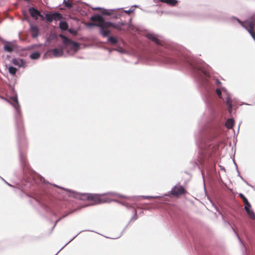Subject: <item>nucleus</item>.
Here are the masks:
<instances>
[{
    "label": "nucleus",
    "mask_w": 255,
    "mask_h": 255,
    "mask_svg": "<svg viewBox=\"0 0 255 255\" xmlns=\"http://www.w3.org/2000/svg\"><path fill=\"white\" fill-rule=\"evenodd\" d=\"M234 122L232 119L227 120L226 122V127L228 128H232L234 126Z\"/></svg>",
    "instance_id": "nucleus-17"
},
{
    "label": "nucleus",
    "mask_w": 255,
    "mask_h": 255,
    "mask_svg": "<svg viewBox=\"0 0 255 255\" xmlns=\"http://www.w3.org/2000/svg\"><path fill=\"white\" fill-rule=\"evenodd\" d=\"M93 9H100V8L99 7H95V8H93Z\"/></svg>",
    "instance_id": "nucleus-34"
},
{
    "label": "nucleus",
    "mask_w": 255,
    "mask_h": 255,
    "mask_svg": "<svg viewBox=\"0 0 255 255\" xmlns=\"http://www.w3.org/2000/svg\"><path fill=\"white\" fill-rule=\"evenodd\" d=\"M60 36L62 38L63 45L67 55H72L79 50V45L78 44L62 35H61Z\"/></svg>",
    "instance_id": "nucleus-3"
},
{
    "label": "nucleus",
    "mask_w": 255,
    "mask_h": 255,
    "mask_svg": "<svg viewBox=\"0 0 255 255\" xmlns=\"http://www.w3.org/2000/svg\"><path fill=\"white\" fill-rule=\"evenodd\" d=\"M169 195V194H165L164 196H168Z\"/></svg>",
    "instance_id": "nucleus-36"
},
{
    "label": "nucleus",
    "mask_w": 255,
    "mask_h": 255,
    "mask_svg": "<svg viewBox=\"0 0 255 255\" xmlns=\"http://www.w3.org/2000/svg\"><path fill=\"white\" fill-rule=\"evenodd\" d=\"M84 197L93 201L95 204L110 203L112 201H116L117 198L122 199L123 197L126 198L129 201H134V198L125 197L115 192L103 194H86L83 195V198Z\"/></svg>",
    "instance_id": "nucleus-2"
},
{
    "label": "nucleus",
    "mask_w": 255,
    "mask_h": 255,
    "mask_svg": "<svg viewBox=\"0 0 255 255\" xmlns=\"http://www.w3.org/2000/svg\"><path fill=\"white\" fill-rule=\"evenodd\" d=\"M7 184H8V185L11 186L9 184H8V183H7Z\"/></svg>",
    "instance_id": "nucleus-37"
},
{
    "label": "nucleus",
    "mask_w": 255,
    "mask_h": 255,
    "mask_svg": "<svg viewBox=\"0 0 255 255\" xmlns=\"http://www.w3.org/2000/svg\"><path fill=\"white\" fill-rule=\"evenodd\" d=\"M10 94H6V98H3L6 101L10 103L15 110L16 114L19 115L20 114V105L18 101L17 96L12 87L10 86ZM3 99V98H2Z\"/></svg>",
    "instance_id": "nucleus-4"
},
{
    "label": "nucleus",
    "mask_w": 255,
    "mask_h": 255,
    "mask_svg": "<svg viewBox=\"0 0 255 255\" xmlns=\"http://www.w3.org/2000/svg\"><path fill=\"white\" fill-rule=\"evenodd\" d=\"M53 15V19L55 20H58L62 18V15L59 13L55 12L54 13H52Z\"/></svg>",
    "instance_id": "nucleus-20"
},
{
    "label": "nucleus",
    "mask_w": 255,
    "mask_h": 255,
    "mask_svg": "<svg viewBox=\"0 0 255 255\" xmlns=\"http://www.w3.org/2000/svg\"><path fill=\"white\" fill-rule=\"evenodd\" d=\"M216 93L217 95L219 96V97L220 98H221L222 92H221V90L219 88H217L216 90Z\"/></svg>",
    "instance_id": "nucleus-28"
},
{
    "label": "nucleus",
    "mask_w": 255,
    "mask_h": 255,
    "mask_svg": "<svg viewBox=\"0 0 255 255\" xmlns=\"http://www.w3.org/2000/svg\"><path fill=\"white\" fill-rule=\"evenodd\" d=\"M50 52H52L54 56L55 57H59L65 55V50L64 46H59L58 48L51 50Z\"/></svg>",
    "instance_id": "nucleus-7"
},
{
    "label": "nucleus",
    "mask_w": 255,
    "mask_h": 255,
    "mask_svg": "<svg viewBox=\"0 0 255 255\" xmlns=\"http://www.w3.org/2000/svg\"><path fill=\"white\" fill-rule=\"evenodd\" d=\"M45 18L46 20L48 22H51L53 20L52 14H46L45 15Z\"/></svg>",
    "instance_id": "nucleus-23"
},
{
    "label": "nucleus",
    "mask_w": 255,
    "mask_h": 255,
    "mask_svg": "<svg viewBox=\"0 0 255 255\" xmlns=\"http://www.w3.org/2000/svg\"><path fill=\"white\" fill-rule=\"evenodd\" d=\"M185 192V190L182 186L176 185L171 189L170 193L174 196L178 197L183 194Z\"/></svg>",
    "instance_id": "nucleus-6"
},
{
    "label": "nucleus",
    "mask_w": 255,
    "mask_h": 255,
    "mask_svg": "<svg viewBox=\"0 0 255 255\" xmlns=\"http://www.w3.org/2000/svg\"><path fill=\"white\" fill-rule=\"evenodd\" d=\"M59 26L62 30H66L68 28V24L65 21H61L59 23Z\"/></svg>",
    "instance_id": "nucleus-19"
},
{
    "label": "nucleus",
    "mask_w": 255,
    "mask_h": 255,
    "mask_svg": "<svg viewBox=\"0 0 255 255\" xmlns=\"http://www.w3.org/2000/svg\"><path fill=\"white\" fill-rule=\"evenodd\" d=\"M146 36L148 39H150L151 40H152V41L155 42L156 44H157L158 45L161 44V42H160V40L158 39L156 35H155L154 34L151 33H149L146 35Z\"/></svg>",
    "instance_id": "nucleus-12"
},
{
    "label": "nucleus",
    "mask_w": 255,
    "mask_h": 255,
    "mask_svg": "<svg viewBox=\"0 0 255 255\" xmlns=\"http://www.w3.org/2000/svg\"><path fill=\"white\" fill-rule=\"evenodd\" d=\"M114 10H107V9H103L102 11V13L106 15H111L112 12V11Z\"/></svg>",
    "instance_id": "nucleus-25"
},
{
    "label": "nucleus",
    "mask_w": 255,
    "mask_h": 255,
    "mask_svg": "<svg viewBox=\"0 0 255 255\" xmlns=\"http://www.w3.org/2000/svg\"><path fill=\"white\" fill-rule=\"evenodd\" d=\"M69 1H66L64 0V3L65 4V6L67 7H71L72 6V2H71V0H68Z\"/></svg>",
    "instance_id": "nucleus-27"
},
{
    "label": "nucleus",
    "mask_w": 255,
    "mask_h": 255,
    "mask_svg": "<svg viewBox=\"0 0 255 255\" xmlns=\"http://www.w3.org/2000/svg\"><path fill=\"white\" fill-rule=\"evenodd\" d=\"M91 20L95 21V23H88L87 26L89 27H92L94 26L99 27L100 29V33L104 37L108 36L110 34L111 27H113L118 30H122L123 26L125 25L123 23L116 24L110 22L105 21L103 17L100 15L92 16Z\"/></svg>",
    "instance_id": "nucleus-1"
},
{
    "label": "nucleus",
    "mask_w": 255,
    "mask_h": 255,
    "mask_svg": "<svg viewBox=\"0 0 255 255\" xmlns=\"http://www.w3.org/2000/svg\"><path fill=\"white\" fill-rule=\"evenodd\" d=\"M6 69L8 70L9 73L12 75H14L17 71L16 68L10 66H6Z\"/></svg>",
    "instance_id": "nucleus-16"
},
{
    "label": "nucleus",
    "mask_w": 255,
    "mask_h": 255,
    "mask_svg": "<svg viewBox=\"0 0 255 255\" xmlns=\"http://www.w3.org/2000/svg\"><path fill=\"white\" fill-rule=\"evenodd\" d=\"M126 13H127L128 14H129L130 13L132 12L133 11V10H125L124 11Z\"/></svg>",
    "instance_id": "nucleus-32"
},
{
    "label": "nucleus",
    "mask_w": 255,
    "mask_h": 255,
    "mask_svg": "<svg viewBox=\"0 0 255 255\" xmlns=\"http://www.w3.org/2000/svg\"><path fill=\"white\" fill-rule=\"evenodd\" d=\"M15 48V46L12 43L6 42L4 44L3 49L7 52H10L12 51Z\"/></svg>",
    "instance_id": "nucleus-11"
},
{
    "label": "nucleus",
    "mask_w": 255,
    "mask_h": 255,
    "mask_svg": "<svg viewBox=\"0 0 255 255\" xmlns=\"http://www.w3.org/2000/svg\"><path fill=\"white\" fill-rule=\"evenodd\" d=\"M12 63L13 64L18 66L19 68L26 67L25 62L20 58H13L12 59Z\"/></svg>",
    "instance_id": "nucleus-9"
},
{
    "label": "nucleus",
    "mask_w": 255,
    "mask_h": 255,
    "mask_svg": "<svg viewBox=\"0 0 255 255\" xmlns=\"http://www.w3.org/2000/svg\"><path fill=\"white\" fill-rule=\"evenodd\" d=\"M29 11L31 16L35 19H37L38 16L40 15V12L33 7L30 8Z\"/></svg>",
    "instance_id": "nucleus-13"
},
{
    "label": "nucleus",
    "mask_w": 255,
    "mask_h": 255,
    "mask_svg": "<svg viewBox=\"0 0 255 255\" xmlns=\"http://www.w3.org/2000/svg\"><path fill=\"white\" fill-rule=\"evenodd\" d=\"M196 69L200 71L204 75L205 78L210 77V67L204 63L198 64L196 66Z\"/></svg>",
    "instance_id": "nucleus-5"
},
{
    "label": "nucleus",
    "mask_w": 255,
    "mask_h": 255,
    "mask_svg": "<svg viewBox=\"0 0 255 255\" xmlns=\"http://www.w3.org/2000/svg\"><path fill=\"white\" fill-rule=\"evenodd\" d=\"M216 83H217V86H219V85H220V84H221V82H220L219 81H218V80H216Z\"/></svg>",
    "instance_id": "nucleus-33"
},
{
    "label": "nucleus",
    "mask_w": 255,
    "mask_h": 255,
    "mask_svg": "<svg viewBox=\"0 0 255 255\" xmlns=\"http://www.w3.org/2000/svg\"><path fill=\"white\" fill-rule=\"evenodd\" d=\"M40 53L38 52H34L30 55V58L32 59H37L40 57Z\"/></svg>",
    "instance_id": "nucleus-18"
},
{
    "label": "nucleus",
    "mask_w": 255,
    "mask_h": 255,
    "mask_svg": "<svg viewBox=\"0 0 255 255\" xmlns=\"http://www.w3.org/2000/svg\"><path fill=\"white\" fill-rule=\"evenodd\" d=\"M245 210L250 219L252 220L255 219V214L252 210L251 205L250 203L245 205Z\"/></svg>",
    "instance_id": "nucleus-8"
},
{
    "label": "nucleus",
    "mask_w": 255,
    "mask_h": 255,
    "mask_svg": "<svg viewBox=\"0 0 255 255\" xmlns=\"http://www.w3.org/2000/svg\"><path fill=\"white\" fill-rule=\"evenodd\" d=\"M108 40L112 44L116 43L117 42L116 38L112 36L109 37Z\"/></svg>",
    "instance_id": "nucleus-26"
},
{
    "label": "nucleus",
    "mask_w": 255,
    "mask_h": 255,
    "mask_svg": "<svg viewBox=\"0 0 255 255\" xmlns=\"http://www.w3.org/2000/svg\"><path fill=\"white\" fill-rule=\"evenodd\" d=\"M222 90H223V91H224V92H226V90H225V89L224 88H222Z\"/></svg>",
    "instance_id": "nucleus-35"
},
{
    "label": "nucleus",
    "mask_w": 255,
    "mask_h": 255,
    "mask_svg": "<svg viewBox=\"0 0 255 255\" xmlns=\"http://www.w3.org/2000/svg\"><path fill=\"white\" fill-rule=\"evenodd\" d=\"M239 196L243 199V202L245 204V205L247 204H249L250 203L248 200V199L245 197V196L242 194V193H240L239 194Z\"/></svg>",
    "instance_id": "nucleus-22"
},
{
    "label": "nucleus",
    "mask_w": 255,
    "mask_h": 255,
    "mask_svg": "<svg viewBox=\"0 0 255 255\" xmlns=\"http://www.w3.org/2000/svg\"><path fill=\"white\" fill-rule=\"evenodd\" d=\"M30 29L32 37L34 38L36 37L38 35V28L35 26L31 25Z\"/></svg>",
    "instance_id": "nucleus-14"
},
{
    "label": "nucleus",
    "mask_w": 255,
    "mask_h": 255,
    "mask_svg": "<svg viewBox=\"0 0 255 255\" xmlns=\"http://www.w3.org/2000/svg\"><path fill=\"white\" fill-rule=\"evenodd\" d=\"M137 28L135 27L133 25H132L131 23H129L128 25V30H135V31H136L137 30Z\"/></svg>",
    "instance_id": "nucleus-24"
},
{
    "label": "nucleus",
    "mask_w": 255,
    "mask_h": 255,
    "mask_svg": "<svg viewBox=\"0 0 255 255\" xmlns=\"http://www.w3.org/2000/svg\"><path fill=\"white\" fill-rule=\"evenodd\" d=\"M226 104L228 106V110L229 112L230 113L231 112L232 109L234 106L232 105V102L231 100V98L229 95L228 96V98L226 101Z\"/></svg>",
    "instance_id": "nucleus-15"
},
{
    "label": "nucleus",
    "mask_w": 255,
    "mask_h": 255,
    "mask_svg": "<svg viewBox=\"0 0 255 255\" xmlns=\"http://www.w3.org/2000/svg\"><path fill=\"white\" fill-rule=\"evenodd\" d=\"M123 204H124L125 205H126L127 207H129L130 206V205L128 203V202H124L123 203Z\"/></svg>",
    "instance_id": "nucleus-31"
},
{
    "label": "nucleus",
    "mask_w": 255,
    "mask_h": 255,
    "mask_svg": "<svg viewBox=\"0 0 255 255\" xmlns=\"http://www.w3.org/2000/svg\"><path fill=\"white\" fill-rule=\"evenodd\" d=\"M116 50H117L118 51H119V52H120L121 53H126V50L122 48L117 49H116Z\"/></svg>",
    "instance_id": "nucleus-30"
},
{
    "label": "nucleus",
    "mask_w": 255,
    "mask_h": 255,
    "mask_svg": "<svg viewBox=\"0 0 255 255\" xmlns=\"http://www.w3.org/2000/svg\"><path fill=\"white\" fill-rule=\"evenodd\" d=\"M161 196H143V198L145 199H150V198H160Z\"/></svg>",
    "instance_id": "nucleus-29"
},
{
    "label": "nucleus",
    "mask_w": 255,
    "mask_h": 255,
    "mask_svg": "<svg viewBox=\"0 0 255 255\" xmlns=\"http://www.w3.org/2000/svg\"><path fill=\"white\" fill-rule=\"evenodd\" d=\"M63 189L67 192V195L69 196H71V197H77V194L75 192L72 191L71 190H69L68 189Z\"/></svg>",
    "instance_id": "nucleus-21"
},
{
    "label": "nucleus",
    "mask_w": 255,
    "mask_h": 255,
    "mask_svg": "<svg viewBox=\"0 0 255 255\" xmlns=\"http://www.w3.org/2000/svg\"><path fill=\"white\" fill-rule=\"evenodd\" d=\"M153 1L155 3L157 2L165 3L171 6H174L176 5L178 2L177 0H153Z\"/></svg>",
    "instance_id": "nucleus-10"
}]
</instances>
